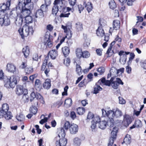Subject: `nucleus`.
<instances>
[{
  "instance_id": "603ef678",
  "label": "nucleus",
  "mask_w": 146,
  "mask_h": 146,
  "mask_svg": "<svg viewBox=\"0 0 146 146\" xmlns=\"http://www.w3.org/2000/svg\"><path fill=\"white\" fill-rule=\"evenodd\" d=\"M48 6L45 4H42L40 7V9L42 10L44 12H46L48 10Z\"/></svg>"
},
{
  "instance_id": "3c124183",
  "label": "nucleus",
  "mask_w": 146,
  "mask_h": 146,
  "mask_svg": "<svg viewBox=\"0 0 146 146\" xmlns=\"http://www.w3.org/2000/svg\"><path fill=\"white\" fill-rule=\"evenodd\" d=\"M90 56V53L87 51H84L83 52L82 56V57L84 58H87L89 57Z\"/></svg>"
},
{
  "instance_id": "5fc2aeb1",
  "label": "nucleus",
  "mask_w": 146,
  "mask_h": 146,
  "mask_svg": "<svg viewBox=\"0 0 146 146\" xmlns=\"http://www.w3.org/2000/svg\"><path fill=\"white\" fill-rule=\"evenodd\" d=\"M113 68L114 70V72H116L117 74L119 73L120 72H121V74H122L124 72V68H121L117 70H116L114 68Z\"/></svg>"
},
{
  "instance_id": "338daca9",
  "label": "nucleus",
  "mask_w": 146,
  "mask_h": 146,
  "mask_svg": "<svg viewBox=\"0 0 146 146\" xmlns=\"http://www.w3.org/2000/svg\"><path fill=\"white\" fill-rule=\"evenodd\" d=\"M118 99H119V104H123L125 103V101L122 98L119 97Z\"/></svg>"
},
{
  "instance_id": "f03ea898",
  "label": "nucleus",
  "mask_w": 146,
  "mask_h": 146,
  "mask_svg": "<svg viewBox=\"0 0 146 146\" xmlns=\"http://www.w3.org/2000/svg\"><path fill=\"white\" fill-rule=\"evenodd\" d=\"M66 135L63 128H61L59 134L56 137L54 140L56 146H65L67 143V139L64 138Z\"/></svg>"
},
{
  "instance_id": "6e6552de",
  "label": "nucleus",
  "mask_w": 146,
  "mask_h": 146,
  "mask_svg": "<svg viewBox=\"0 0 146 146\" xmlns=\"http://www.w3.org/2000/svg\"><path fill=\"white\" fill-rule=\"evenodd\" d=\"M6 70L8 72L14 74H17L18 73L16 66L12 63L7 64L6 66Z\"/></svg>"
},
{
  "instance_id": "473e14b6",
  "label": "nucleus",
  "mask_w": 146,
  "mask_h": 146,
  "mask_svg": "<svg viewBox=\"0 0 146 146\" xmlns=\"http://www.w3.org/2000/svg\"><path fill=\"white\" fill-rule=\"evenodd\" d=\"M4 113V116L6 119L9 120L11 119L13 116L11 112L8 111Z\"/></svg>"
},
{
  "instance_id": "4be33fe9",
  "label": "nucleus",
  "mask_w": 146,
  "mask_h": 146,
  "mask_svg": "<svg viewBox=\"0 0 146 146\" xmlns=\"http://www.w3.org/2000/svg\"><path fill=\"white\" fill-rule=\"evenodd\" d=\"M52 59H55L58 55V53L57 51L54 50H52L49 51L48 54Z\"/></svg>"
},
{
  "instance_id": "7ed1b4c3",
  "label": "nucleus",
  "mask_w": 146,
  "mask_h": 146,
  "mask_svg": "<svg viewBox=\"0 0 146 146\" xmlns=\"http://www.w3.org/2000/svg\"><path fill=\"white\" fill-rule=\"evenodd\" d=\"M18 31L22 38L27 36L30 33L32 35L34 32L32 27L26 25H24L22 28H20Z\"/></svg>"
},
{
  "instance_id": "f704fd0d",
  "label": "nucleus",
  "mask_w": 146,
  "mask_h": 146,
  "mask_svg": "<svg viewBox=\"0 0 146 146\" xmlns=\"http://www.w3.org/2000/svg\"><path fill=\"white\" fill-rule=\"evenodd\" d=\"M81 143V140L78 137L75 138L74 140V146H80Z\"/></svg>"
},
{
  "instance_id": "cd10ccee",
  "label": "nucleus",
  "mask_w": 146,
  "mask_h": 146,
  "mask_svg": "<svg viewBox=\"0 0 146 146\" xmlns=\"http://www.w3.org/2000/svg\"><path fill=\"white\" fill-rule=\"evenodd\" d=\"M62 51L65 56H67L69 54L70 50L69 47L67 46H64L62 48Z\"/></svg>"
},
{
  "instance_id": "bb28decb",
  "label": "nucleus",
  "mask_w": 146,
  "mask_h": 146,
  "mask_svg": "<svg viewBox=\"0 0 146 146\" xmlns=\"http://www.w3.org/2000/svg\"><path fill=\"white\" fill-rule=\"evenodd\" d=\"M84 5H85V7L86 8L88 13H89L93 9V6L91 3L88 2L86 4V2L84 1Z\"/></svg>"
},
{
  "instance_id": "a19ab883",
  "label": "nucleus",
  "mask_w": 146,
  "mask_h": 146,
  "mask_svg": "<svg viewBox=\"0 0 146 146\" xmlns=\"http://www.w3.org/2000/svg\"><path fill=\"white\" fill-rule=\"evenodd\" d=\"M64 104L67 105V106H70L72 104V101L70 98L66 99L64 102Z\"/></svg>"
},
{
  "instance_id": "b1692460",
  "label": "nucleus",
  "mask_w": 146,
  "mask_h": 146,
  "mask_svg": "<svg viewBox=\"0 0 146 146\" xmlns=\"http://www.w3.org/2000/svg\"><path fill=\"white\" fill-rule=\"evenodd\" d=\"M22 52L25 57L27 58L29 55L30 52V50L29 46H26L23 48L22 49Z\"/></svg>"
},
{
  "instance_id": "393cba45",
  "label": "nucleus",
  "mask_w": 146,
  "mask_h": 146,
  "mask_svg": "<svg viewBox=\"0 0 146 146\" xmlns=\"http://www.w3.org/2000/svg\"><path fill=\"white\" fill-rule=\"evenodd\" d=\"M122 115V113L121 111L118 108L114 110V118H119Z\"/></svg>"
},
{
  "instance_id": "72a5a7b5",
  "label": "nucleus",
  "mask_w": 146,
  "mask_h": 146,
  "mask_svg": "<svg viewBox=\"0 0 146 146\" xmlns=\"http://www.w3.org/2000/svg\"><path fill=\"white\" fill-rule=\"evenodd\" d=\"M94 93L97 94L100 91L102 90V88L97 84H96L94 86Z\"/></svg>"
},
{
  "instance_id": "9b49d317",
  "label": "nucleus",
  "mask_w": 146,
  "mask_h": 146,
  "mask_svg": "<svg viewBox=\"0 0 146 146\" xmlns=\"http://www.w3.org/2000/svg\"><path fill=\"white\" fill-rule=\"evenodd\" d=\"M50 33H46L45 34L44 38V44L47 45L48 47H51L52 46V42L50 41Z\"/></svg>"
},
{
  "instance_id": "1a4fd4ad",
  "label": "nucleus",
  "mask_w": 146,
  "mask_h": 146,
  "mask_svg": "<svg viewBox=\"0 0 146 146\" xmlns=\"http://www.w3.org/2000/svg\"><path fill=\"white\" fill-rule=\"evenodd\" d=\"M102 116L104 117H107L109 119H111L114 118V110H110L107 112L104 109L102 110Z\"/></svg>"
},
{
  "instance_id": "4c0bfd02",
  "label": "nucleus",
  "mask_w": 146,
  "mask_h": 146,
  "mask_svg": "<svg viewBox=\"0 0 146 146\" xmlns=\"http://www.w3.org/2000/svg\"><path fill=\"white\" fill-rule=\"evenodd\" d=\"M76 28L78 31H81L83 30V26L82 23L78 22L76 24Z\"/></svg>"
},
{
  "instance_id": "f3484780",
  "label": "nucleus",
  "mask_w": 146,
  "mask_h": 146,
  "mask_svg": "<svg viewBox=\"0 0 146 146\" xmlns=\"http://www.w3.org/2000/svg\"><path fill=\"white\" fill-rule=\"evenodd\" d=\"M132 122L131 117L129 115H125L124 117V123L125 126H128Z\"/></svg>"
},
{
  "instance_id": "052dcab7",
  "label": "nucleus",
  "mask_w": 146,
  "mask_h": 146,
  "mask_svg": "<svg viewBox=\"0 0 146 146\" xmlns=\"http://www.w3.org/2000/svg\"><path fill=\"white\" fill-rule=\"evenodd\" d=\"M103 50L101 48H98L96 50V51L97 54L99 56H101L102 55V51Z\"/></svg>"
},
{
  "instance_id": "9d476101",
  "label": "nucleus",
  "mask_w": 146,
  "mask_h": 146,
  "mask_svg": "<svg viewBox=\"0 0 146 146\" xmlns=\"http://www.w3.org/2000/svg\"><path fill=\"white\" fill-rule=\"evenodd\" d=\"M100 26L98 27L96 31V34L99 37H102L105 35L104 30L102 29V27L105 25V23H102L101 21L100 20L99 22Z\"/></svg>"
},
{
  "instance_id": "13d9d810",
  "label": "nucleus",
  "mask_w": 146,
  "mask_h": 146,
  "mask_svg": "<svg viewBox=\"0 0 146 146\" xmlns=\"http://www.w3.org/2000/svg\"><path fill=\"white\" fill-rule=\"evenodd\" d=\"M94 115L92 113L90 112H89L87 115V119H93V118L94 117Z\"/></svg>"
},
{
  "instance_id": "de8ad7c7",
  "label": "nucleus",
  "mask_w": 146,
  "mask_h": 146,
  "mask_svg": "<svg viewBox=\"0 0 146 146\" xmlns=\"http://www.w3.org/2000/svg\"><path fill=\"white\" fill-rule=\"evenodd\" d=\"M25 117L24 115L22 114H19V115L16 116L17 119L20 121H22L25 120Z\"/></svg>"
},
{
  "instance_id": "c756f323",
  "label": "nucleus",
  "mask_w": 146,
  "mask_h": 146,
  "mask_svg": "<svg viewBox=\"0 0 146 146\" xmlns=\"http://www.w3.org/2000/svg\"><path fill=\"white\" fill-rule=\"evenodd\" d=\"M131 138L130 135L128 134L126 135L125 137L123 139V142L122 144L123 143H125L126 144H129L131 142Z\"/></svg>"
},
{
  "instance_id": "f257e3e1",
  "label": "nucleus",
  "mask_w": 146,
  "mask_h": 146,
  "mask_svg": "<svg viewBox=\"0 0 146 146\" xmlns=\"http://www.w3.org/2000/svg\"><path fill=\"white\" fill-rule=\"evenodd\" d=\"M25 3V0H20L16 7V11L18 12H20L19 13L20 16L23 18L29 15L31 13V10L33 8V5H30L29 7L26 6Z\"/></svg>"
},
{
  "instance_id": "e2e57ef3",
  "label": "nucleus",
  "mask_w": 146,
  "mask_h": 146,
  "mask_svg": "<svg viewBox=\"0 0 146 146\" xmlns=\"http://www.w3.org/2000/svg\"><path fill=\"white\" fill-rule=\"evenodd\" d=\"M68 88V87L67 86H66L64 88V92L62 93V96H66L67 95V90Z\"/></svg>"
},
{
  "instance_id": "e433bc0d",
  "label": "nucleus",
  "mask_w": 146,
  "mask_h": 146,
  "mask_svg": "<svg viewBox=\"0 0 146 146\" xmlns=\"http://www.w3.org/2000/svg\"><path fill=\"white\" fill-rule=\"evenodd\" d=\"M109 5L110 8L114 9L116 7V5L114 1L111 0L109 3Z\"/></svg>"
},
{
  "instance_id": "58836bf2",
  "label": "nucleus",
  "mask_w": 146,
  "mask_h": 146,
  "mask_svg": "<svg viewBox=\"0 0 146 146\" xmlns=\"http://www.w3.org/2000/svg\"><path fill=\"white\" fill-rule=\"evenodd\" d=\"M29 110L31 113H33L34 115L36 114L37 111V108L35 106H34L33 105H32V106L30 108Z\"/></svg>"
},
{
  "instance_id": "c03bdc74",
  "label": "nucleus",
  "mask_w": 146,
  "mask_h": 146,
  "mask_svg": "<svg viewBox=\"0 0 146 146\" xmlns=\"http://www.w3.org/2000/svg\"><path fill=\"white\" fill-rule=\"evenodd\" d=\"M111 46H110L106 52V54H108L107 57L111 56L113 54V50H111Z\"/></svg>"
},
{
  "instance_id": "37998d69",
  "label": "nucleus",
  "mask_w": 146,
  "mask_h": 146,
  "mask_svg": "<svg viewBox=\"0 0 146 146\" xmlns=\"http://www.w3.org/2000/svg\"><path fill=\"white\" fill-rule=\"evenodd\" d=\"M24 18H25V20L26 23L29 24L32 22L33 19L31 17L28 15Z\"/></svg>"
},
{
  "instance_id": "a211bd4d",
  "label": "nucleus",
  "mask_w": 146,
  "mask_h": 146,
  "mask_svg": "<svg viewBox=\"0 0 146 146\" xmlns=\"http://www.w3.org/2000/svg\"><path fill=\"white\" fill-rule=\"evenodd\" d=\"M35 87L37 91H40L42 87V83L40 80L36 79L35 82Z\"/></svg>"
},
{
  "instance_id": "aec40b11",
  "label": "nucleus",
  "mask_w": 146,
  "mask_h": 146,
  "mask_svg": "<svg viewBox=\"0 0 146 146\" xmlns=\"http://www.w3.org/2000/svg\"><path fill=\"white\" fill-rule=\"evenodd\" d=\"M54 4L57 6L58 8L60 7V9H63L64 7V4L63 2L60 0H55L54 3Z\"/></svg>"
},
{
  "instance_id": "ddd939ff",
  "label": "nucleus",
  "mask_w": 146,
  "mask_h": 146,
  "mask_svg": "<svg viewBox=\"0 0 146 146\" xmlns=\"http://www.w3.org/2000/svg\"><path fill=\"white\" fill-rule=\"evenodd\" d=\"M123 83L121 79L119 78H116L115 81L112 82L111 85L113 88L117 89L118 88L119 84L123 85Z\"/></svg>"
},
{
  "instance_id": "412c9836",
  "label": "nucleus",
  "mask_w": 146,
  "mask_h": 146,
  "mask_svg": "<svg viewBox=\"0 0 146 146\" xmlns=\"http://www.w3.org/2000/svg\"><path fill=\"white\" fill-rule=\"evenodd\" d=\"M51 81L49 79H46L43 84V86L45 89H48L51 87Z\"/></svg>"
},
{
  "instance_id": "7c9ffc66",
  "label": "nucleus",
  "mask_w": 146,
  "mask_h": 146,
  "mask_svg": "<svg viewBox=\"0 0 146 146\" xmlns=\"http://www.w3.org/2000/svg\"><path fill=\"white\" fill-rule=\"evenodd\" d=\"M19 13H17L15 11H11L10 13V16L11 18L14 19L15 20L18 17Z\"/></svg>"
},
{
  "instance_id": "c9c22d12",
  "label": "nucleus",
  "mask_w": 146,
  "mask_h": 146,
  "mask_svg": "<svg viewBox=\"0 0 146 146\" xmlns=\"http://www.w3.org/2000/svg\"><path fill=\"white\" fill-rule=\"evenodd\" d=\"M58 11V8L57 6L54 5L52 9V14L53 15L56 16Z\"/></svg>"
},
{
  "instance_id": "c85d7f7f",
  "label": "nucleus",
  "mask_w": 146,
  "mask_h": 146,
  "mask_svg": "<svg viewBox=\"0 0 146 146\" xmlns=\"http://www.w3.org/2000/svg\"><path fill=\"white\" fill-rule=\"evenodd\" d=\"M44 11L41 9H38L36 13L35 16L36 17H43L44 15L43 13Z\"/></svg>"
},
{
  "instance_id": "4468645a",
  "label": "nucleus",
  "mask_w": 146,
  "mask_h": 146,
  "mask_svg": "<svg viewBox=\"0 0 146 146\" xmlns=\"http://www.w3.org/2000/svg\"><path fill=\"white\" fill-rule=\"evenodd\" d=\"M100 117L98 116H96L94 117L92 122V125H91V128L92 130L94 129L96 127V124L100 121Z\"/></svg>"
},
{
  "instance_id": "20e7f679",
  "label": "nucleus",
  "mask_w": 146,
  "mask_h": 146,
  "mask_svg": "<svg viewBox=\"0 0 146 146\" xmlns=\"http://www.w3.org/2000/svg\"><path fill=\"white\" fill-rule=\"evenodd\" d=\"M11 1L8 0L6 4L3 3L0 4V17L6 14L5 12L9 10Z\"/></svg>"
},
{
  "instance_id": "a18cd8bd",
  "label": "nucleus",
  "mask_w": 146,
  "mask_h": 146,
  "mask_svg": "<svg viewBox=\"0 0 146 146\" xmlns=\"http://www.w3.org/2000/svg\"><path fill=\"white\" fill-rule=\"evenodd\" d=\"M107 125L110 127H113L114 125V120L113 118L109 119V120L107 121Z\"/></svg>"
},
{
  "instance_id": "ea45409f",
  "label": "nucleus",
  "mask_w": 146,
  "mask_h": 146,
  "mask_svg": "<svg viewBox=\"0 0 146 146\" xmlns=\"http://www.w3.org/2000/svg\"><path fill=\"white\" fill-rule=\"evenodd\" d=\"M48 56L46 57L45 59H48ZM47 60L45 59L42 65V67L41 68V70L42 71H44L46 69V67H47Z\"/></svg>"
},
{
  "instance_id": "4d7b16f0",
  "label": "nucleus",
  "mask_w": 146,
  "mask_h": 146,
  "mask_svg": "<svg viewBox=\"0 0 146 146\" xmlns=\"http://www.w3.org/2000/svg\"><path fill=\"white\" fill-rule=\"evenodd\" d=\"M71 125L68 121H66L64 124V127L66 130H68L70 128Z\"/></svg>"
},
{
  "instance_id": "69168bd1",
  "label": "nucleus",
  "mask_w": 146,
  "mask_h": 146,
  "mask_svg": "<svg viewBox=\"0 0 146 146\" xmlns=\"http://www.w3.org/2000/svg\"><path fill=\"white\" fill-rule=\"evenodd\" d=\"M90 44V40L89 39H86L84 44V46H88Z\"/></svg>"
},
{
  "instance_id": "09e8293b",
  "label": "nucleus",
  "mask_w": 146,
  "mask_h": 146,
  "mask_svg": "<svg viewBox=\"0 0 146 146\" xmlns=\"http://www.w3.org/2000/svg\"><path fill=\"white\" fill-rule=\"evenodd\" d=\"M135 123L136 127L137 128L141 127L142 125L141 121L138 119L135 121Z\"/></svg>"
},
{
  "instance_id": "5701e85b",
  "label": "nucleus",
  "mask_w": 146,
  "mask_h": 146,
  "mask_svg": "<svg viewBox=\"0 0 146 146\" xmlns=\"http://www.w3.org/2000/svg\"><path fill=\"white\" fill-rule=\"evenodd\" d=\"M23 17L20 16V15H19L18 17L15 20V24L19 26L21 25L23 23Z\"/></svg>"
},
{
  "instance_id": "dca6fc26",
  "label": "nucleus",
  "mask_w": 146,
  "mask_h": 146,
  "mask_svg": "<svg viewBox=\"0 0 146 146\" xmlns=\"http://www.w3.org/2000/svg\"><path fill=\"white\" fill-rule=\"evenodd\" d=\"M26 91L27 92V90L24 89L23 86L18 85L17 86L16 93L18 95H21L23 94L24 92Z\"/></svg>"
},
{
  "instance_id": "39448f33",
  "label": "nucleus",
  "mask_w": 146,
  "mask_h": 146,
  "mask_svg": "<svg viewBox=\"0 0 146 146\" xmlns=\"http://www.w3.org/2000/svg\"><path fill=\"white\" fill-rule=\"evenodd\" d=\"M17 84V80L16 77L12 76L8 78V81L6 84L5 85V86L8 88H14L15 85Z\"/></svg>"
},
{
  "instance_id": "6ab92c4d",
  "label": "nucleus",
  "mask_w": 146,
  "mask_h": 146,
  "mask_svg": "<svg viewBox=\"0 0 146 146\" xmlns=\"http://www.w3.org/2000/svg\"><path fill=\"white\" fill-rule=\"evenodd\" d=\"M98 122L99 124V127L100 128L104 129L106 128L107 125V121L105 120L100 121H100Z\"/></svg>"
},
{
  "instance_id": "79ce46f5",
  "label": "nucleus",
  "mask_w": 146,
  "mask_h": 146,
  "mask_svg": "<svg viewBox=\"0 0 146 146\" xmlns=\"http://www.w3.org/2000/svg\"><path fill=\"white\" fill-rule=\"evenodd\" d=\"M85 110L84 108L79 107L77 109V113L80 115L83 114L85 112Z\"/></svg>"
},
{
  "instance_id": "423d86ee",
  "label": "nucleus",
  "mask_w": 146,
  "mask_h": 146,
  "mask_svg": "<svg viewBox=\"0 0 146 146\" xmlns=\"http://www.w3.org/2000/svg\"><path fill=\"white\" fill-rule=\"evenodd\" d=\"M118 130L117 127H114L111 132V136L110 137L109 142L108 143V146H112L113 143L114 141L115 140L117 136V133Z\"/></svg>"
},
{
  "instance_id": "8fccbe9b",
  "label": "nucleus",
  "mask_w": 146,
  "mask_h": 146,
  "mask_svg": "<svg viewBox=\"0 0 146 146\" xmlns=\"http://www.w3.org/2000/svg\"><path fill=\"white\" fill-rule=\"evenodd\" d=\"M82 69L81 66L78 64L76 65V71L77 73L79 75H81L82 74Z\"/></svg>"
},
{
  "instance_id": "2f4dec72",
  "label": "nucleus",
  "mask_w": 146,
  "mask_h": 146,
  "mask_svg": "<svg viewBox=\"0 0 146 146\" xmlns=\"http://www.w3.org/2000/svg\"><path fill=\"white\" fill-rule=\"evenodd\" d=\"M76 53L77 57L79 58H81L82 56L83 52L82 49L80 48H77L76 51Z\"/></svg>"
},
{
  "instance_id": "6e6d98bb",
  "label": "nucleus",
  "mask_w": 146,
  "mask_h": 146,
  "mask_svg": "<svg viewBox=\"0 0 146 146\" xmlns=\"http://www.w3.org/2000/svg\"><path fill=\"white\" fill-rule=\"evenodd\" d=\"M72 33L71 31H67L66 33V36H65L66 38H67L68 39H70L72 37Z\"/></svg>"
},
{
  "instance_id": "774afa93",
  "label": "nucleus",
  "mask_w": 146,
  "mask_h": 146,
  "mask_svg": "<svg viewBox=\"0 0 146 146\" xmlns=\"http://www.w3.org/2000/svg\"><path fill=\"white\" fill-rule=\"evenodd\" d=\"M37 75L36 74L30 76L29 77V79L33 82L34 80L37 77Z\"/></svg>"
},
{
  "instance_id": "a878e982",
  "label": "nucleus",
  "mask_w": 146,
  "mask_h": 146,
  "mask_svg": "<svg viewBox=\"0 0 146 146\" xmlns=\"http://www.w3.org/2000/svg\"><path fill=\"white\" fill-rule=\"evenodd\" d=\"M113 28L116 30L119 29L120 27V22L118 20H114L113 22Z\"/></svg>"
},
{
  "instance_id": "49530a36",
  "label": "nucleus",
  "mask_w": 146,
  "mask_h": 146,
  "mask_svg": "<svg viewBox=\"0 0 146 146\" xmlns=\"http://www.w3.org/2000/svg\"><path fill=\"white\" fill-rule=\"evenodd\" d=\"M105 70V68L104 67H101L98 69L97 71L99 73V75H101L104 73Z\"/></svg>"
},
{
  "instance_id": "680f3d73",
  "label": "nucleus",
  "mask_w": 146,
  "mask_h": 146,
  "mask_svg": "<svg viewBox=\"0 0 146 146\" xmlns=\"http://www.w3.org/2000/svg\"><path fill=\"white\" fill-rule=\"evenodd\" d=\"M68 2L70 5L72 7H73L76 3V0H68Z\"/></svg>"
},
{
  "instance_id": "2eb2a0df",
  "label": "nucleus",
  "mask_w": 146,
  "mask_h": 146,
  "mask_svg": "<svg viewBox=\"0 0 146 146\" xmlns=\"http://www.w3.org/2000/svg\"><path fill=\"white\" fill-rule=\"evenodd\" d=\"M78 125L74 123L71 125L70 128V133L72 134H75L78 131Z\"/></svg>"
},
{
  "instance_id": "0eeeda50",
  "label": "nucleus",
  "mask_w": 146,
  "mask_h": 146,
  "mask_svg": "<svg viewBox=\"0 0 146 146\" xmlns=\"http://www.w3.org/2000/svg\"><path fill=\"white\" fill-rule=\"evenodd\" d=\"M10 23L9 18L6 14L0 17V24L2 26L4 25L5 26L9 25Z\"/></svg>"
},
{
  "instance_id": "0e129e2a",
  "label": "nucleus",
  "mask_w": 146,
  "mask_h": 146,
  "mask_svg": "<svg viewBox=\"0 0 146 146\" xmlns=\"http://www.w3.org/2000/svg\"><path fill=\"white\" fill-rule=\"evenodd\" d=\"M70 14V13L68 12L66 13H62L60 15V17H68Z\"/></svg>"
},
{
  "instance_id": "bf43d9fd",
  "label": "nucleus",
  "mask_w": 146,
  "mask_h": 146,
  "mask_svg": "<svg viewBox=\"0 0 146 146\" xmlns=\"http://www.w3.org/2000/svg\"><path fill=\"white\" fill-rule=\"evenodd\" d=\"M36 94L34 92H32L31 94V99L30 101L32 102L33 100H35V98H36Z\"/></svg>"
},
{
  "instance_id": "f8f14e48",
  "label": "nucleus",
  "mask_w": 146,
  "mask_h": 146,
  "mask_svg": "<svg viewBox=\"0 0 146 146\" xmlns=\"http://www.w3.org/2000/svg\"><path fill=\"white\" fill-rule=\"evenodd\" d=\"M9 107L8 105L7 104H3L2 106V109L0 108V118L4 117V113L8 111Z\"/></svg>"
},
{
  "instance_id": "864d4df0",
  "label": "nucleus",
  "mask_w": 146,
  "mask_h": 146,
  "mask_svg": "<svg viewBox=\"0 0 146 146\" xmlns=\"http://www.w3.org/2000/svg\"><path fill=\"white\" fill-rule=\"evenodd\" d=\"M70 60L68 58H66L64 60V64L67 66H69L70 65Z\"/></svg>"
}]
</instances>
